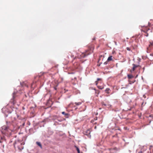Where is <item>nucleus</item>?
I'll return each mask as SVG.
<instances>
[{"mask_svg": "<svg viewBox=\"0 0 153 153\" xmlns=\"http://www.w3.org/2000/svg\"><path fill=\"white\" fill-rule=\"evenodd\" d=\"M129 79H131L133 77V76L131 74H128L127 75Z\"/></svg>", "mask_w": 153, "mask_h": 153, "instance_id": "obj_6", "label": "nucleus"}, {"mask_svg": "<svg viewBox=\"0 0 153 153\" xmlns=\"http://www.w3.org/2000/svg\"><path fill=\"white\" fill-rule=\"evenodd\" d=\"M114 149L115 150H116L117 151H118V150H119V149H118L117 148V147H115L114 148Z\"/></svg>", "mask_w": 153, "mask_h": 153, "instance_id": "obj_15", "label": "nucleus"}, {"mask_svg": "<svg viewBox=\"0 0 153 153\" xmlns=\"http://www.w3.org/2000/svg\"><path fill=\"white\" fill-rule=\"evenodd\" d=\"M95 37H94V38H93V39H92V40H95Z\"/></svg>", "mask_w": 153, "mask_h": 153, "instance_id": "obj_23", "label": "nucleus"}, {"mask_svg": "<svg viewBox=\"0 0 153 153\" xmlns=\"http://www.w3.org/2000/svg\"><path fill=\"white\" fill-rule=\"evenodd\" d=\"M36 144L39 146L41 148H42V146L41 143L40 142H36Z\"/></svg>", "mask_w": 153, "mask_h": 153, "instance_id": "obj_5", "label": "nucleus"}, {"mask_svg": "<svg viewBox=\"0 0 153 153\" xmlns=\"http://www.w3.org/2000/svg\"><path fill=\"white\" fill-rule=\"evenodd\" d=\"M14 94H15V93H13V95H14Z\"/></svg>", "mask_w": 153, "mask_h": 153, "instance_id": "obj_30", "label": "nucleus"}, {"mask_svg": "<svg viewBox=\"0 0 153 153\" xmlns=\"http://www.w3.org/2000/svg\"><path fill=\"white\" fill-rule=\"evenodd\" d=\"M54 89L55 90H56L57 89L56 86L54 87Z\"/></svg>", "mask_w": 153, "mask_h": 153, "instance_id": "obj_19", "label": "nucleus"}, {"mask_svg": "<svg viewBox=\"0 0 153 153\" xmlns=\"http://www.w3.org/2000/svg\"><path fill=\"white\" fill-rule=\"evenodd\" d=\"M74 103H75V104L76 105H80L82 104V103L81 102H75Z\"/></svg>", "mask_w": 153, "mask_h": 153, "instance_id": "obj_8", "label": "nucleus"}, {"mask_svg": "<svg viewBox=\"0 0 153 153\" xmlns=\"http://www.w3.org/2000/svg\"><path fill=\"white\" fill-rule=\"evenodd\" d=\"M150 44L151 45H153V43L152 42H150Z\"/></svg>", "mask_w": 153, "mask_h": 153, "instance_id": "obj_18", "label": "nucleus"}, {"mask_svg": "<svg viewBox=\"0 0 153 153\" xmlns=\"http://www.w3.org/2000/svg\"><path fill=\"white\" fill-rule=\"evenodd\" d=\"M99 88L100 89H102L103 88V87H102V88Z\"/></svg>", "mask_w": 153, "mask_h": 153, "instance_id": "obj_25", "label": "nucleus"}, {"mask_svg": "<svg viewBox=\"0 0 153 153\" xmlns=\"http://www.w3.org/2000/svg\"><path fill=\"white\" fill-rule=\"evenodd\" d=\"M20 144L21 145L22 144L21 143H20V142H19V140H16L14 143V146H15V145L16 144Z\"/></svg>", "mask_w": 153, "mask_h": 153, "instance_id": "obj_4", "label": "nucleus"}, {"mask_svg": "<svg viewBox=\"0 0 153 153\" xmlns=\"http://www.w3.org/2000/svg\"><path fill=\"white\" fill-rule=\"evenodd\" d=\"M148 36V33H147V35H146V36Z\"/></svg>", "mask_w": 153, "mask_h": 153, "instance_id": "obj_27", "label": "nucleus"}, {"mask_svg": "<svg viewBox=\"0 0 153 153\" xmlns=\"http://www.w3.org/2000/svg\"><path fill=\"white\" fill-rule=\"evenodd\" d=\"M13 98H14V95H13Z\"/></svg>", "mask_w": 153, "mask_h": 153, "instance_id": "obj_28", "label": "nucleus"}, {"mask_svg": "<svg viewBox=\"0 0 153 153\" xmlns=\"http://www.w3.org/2000/svg\"><path fill=\"white\" fill-rule=\"evenodd\" d=\"M110 90V89L109 88H106L105 90V91L106 92H108Z\"/></svg>", "mask_w": 153, "mask_h": 153, "instance_id": "obj_12", "label": "nucleus"}, {"mask_svg": "<svg viewBox=\"0 0 153 153\" xmlns=\"http://www.w3.org/2000/svg\"><path fill=\"white\" fill-rule=\"evenodd\" d=\"M101 79H100V78H98L97 79V81H96L95 82V83H96V85H97V81H99V80H101Z\"/></svg>", "mask_w": 153, "mask_h": 153, "instance_id": "obj_13", "label": "nucleus"}, {"mask_svg": "<svg viewBox=\"0 0 153 153\" xmlns=\"http://www.w3.org/2000/svg\"><path fill=\"white\" fill-rule=\"evenodd\" d=\"M108 61H107L105 62H104L103 63L104 65H106L108 64Z\"/></svg>", "mask_w": 153, "mask_h": 153, "instance_id": "obj_14", "label": "nucleus"}, {"mask_svg": "<svg viewBox=\"0 0 153 153\" xmlns=\"http://www.w3.org/2000/svg\"><path fill=\"white\" fill-rule=\"evenodd\" d=\"M63 115H64L65 116V117L67 118L68 117V113H66L64 111H63L62 113Z\"/></svg>", "mask_w": 153, "mask_h": 153, "instance_id": "obj_3", "label": "nucleus"}, {"mask_svg": "<svg viewBox=\"0 0 153 153\" xmlns=\"http://www.w3.org/2000/svg\"><path fill=\"white\" fill-rule=\"evenodd\" d=\"M99 109H101V108H99Z\"/></svg>", "mask_w": 153, "mask_h": 153, "instance_id": "obj_29", "label": "nucleus"}, {"mask_svg": "<svg viewBox=\"0 0 153 153\" xmlns=\"http://www.w3.org/2000/svg\"><path fill=\"white\" fill-rule=\"evenodd\" d=\"M126 49L128 51H131V49H130V48H128V47H127Z\"/></svg>", "mask_w": 153, "mask_h": 153, "instance_id": "obj_16", "label": "nucleus"}, {"mask_svg": "<svg viewBox=\"0 0 153 153\" xmlns=\"http://www.w3.org/2000/svg\"><path fill=\"white\" fill-rule=\"evenodd\" d=\"M25 123H23L22 124V126H25Z\"/></svg>", "mask_w": 153, "mask_h": 153, "instance_id": "obj_20", "label": "nucleus"}, {"mask_svg": "<svg viewBox=\"0 0 153 153\" xmlns=\"http://www.w3.org/2000/svg\"><path fill=\"white\" fill-rule=\"evenodd\" d=\"M112 59V56H109L107 59V61L108 62L111 60Z\"/></svg>", "mask_w": 153, "mask_h": 153, "instance_id": "obj_9", "label": "nucleus"}, {"mask_svg": "<svg viewBox=\"0 0 153 153\" xmlns=\"http://www.w3.org/2000/svg\"><path fill=\"white\" fill-rule=\"evenodd\" d=\"M138 153H143L142 151H140V152H139Z\"/></svg>", "mask_w": 153, "mask_h": 153, "instance_id": "obj_26", "label": "nucleus"}, {"mask_svg": "<svg viewBox=\"0 0 153 153\" xmlns=\"http://www.w3.org/2000/svg\"><path fill=\"white\" fill-rule=\"evenodd\" d=\"M102 106H106V105H107V104H105L104 102H102Z\"/></svg>", "mask_w": 153, "mask_h": 153, "instance_id": "obj_11", "label": "nucleus"}, {"mask_svg": "<svg viewBox=\"0 0 153 153\" xmlns=\"http://www.w3.org/2000/svg\"><path fill=\"white\" fill-rule=\"evenodd\" d=\"M132 65L133 66V67L132 68V70L133 71H134L135 70V68H136L139 66V65H137L134 64H133Z\"/></svg>", "mask_w": 153, "mask_h": 153, "instance_id": "obj_2", "label": "nucleus"}, {"mask_svg": "<svg viewBox=\"0 0 153 153\" xmlns=\"http://www.w3.org/2000/svg\"><path fill=\"white\" fill-rule=\"evenodd\" d=\"M75 147L76 148V150L78 152V153H80V152L79 148L76 146H75Z\"/></svg>", "mask_w": 153, "mask_h": 153, "instance_id": "obj_7", "label": "nucleus"}, {"mask_svg": "<svg viewBox=\"0 0 153 153\" xmlns=\"http://www.w3.org/2000/svg\"><path fill=\"white\" fill-rule=\"evenodd\" d=\"M114 43H115V44L116 45H117V42H114Z\"/></svg>", "mask_w": 153, "mask_h": 153, "instance_id": "obj_24", "label": "nucleus"}, {"mask_svg": "<svg viewBox=\"0 0 153 153\" xmlns=\"http://www.w3.org/2000/svg\"><path fill=\"white\" fill-rule=\"evenodd\" d=\"M143 69L144 70V68H143Z\"/></svg>", "mask_w": 153, "mask_h": 153, "instance_id": "obj_31", "label": "nucleus"}, {"mask_svg": "<svg viewBox=\"0 0 153 153\" xmlns=\"http://www.w3.org/2000/svg\"><path fill=\"white\" fill-rule=\"evenodd\" d=\"M94 120H97V117H95L94 118Z\"/></svg>", "mask_w": 153, "mask_h": 153, "instance_id": "obj_22", "label": "nucleus"}, {"mask_svg": "<svg viewBox=\"0 0 153 153\" xmlns=\"http://www.w3.org/2000/svg\"><path fill=\"white\" fill-rule=\"evenodd\" d=\"M111 107V105L108 104H107L106 107L108 108H110Z\"/></svg>", "mask_w": 153, "mask_h": 153, "instance_id": "obj_10", "label": "nucleus"}, {"mask_svg": "<svg viewBox=\"0 0 153 153\" xmlns=\"http://www.w3.org/2000/svg\"><path fill=\"white\" fill-rule=\"evenodd\" d=\"M91 131L89 129H88L86 131H84L83 134L87 136L88 137L91 138V135H90Z\"/></svg>", "mask_w": 153, "mask_h": 153, "instance_id": "obj_1", "label": "nucleus"}, {"mask_svg": "<svg viewBox=\"0 0 153 153\" xmlns=\"http://www.w3.org/2000/svg\"><path fill=\"white\" fill-rule=\"evenodd\" d=\"M150 56H153V53H151L150 54Z\"/></svg>", "mask_w": 153, "mask_h": 153, "instance_id": "obj_21", "label": "nucleus"}, {"mask_svg": "<svg viewBox=\"0 0 153 153\" xmlns=\"http://www.w3.org/2000/svg\"><path fill=\"white\" fill-rule=\"evenodd\" d=\"M58 120V121H59V122H61L63 120H62V119H60V120L58 119V120Z\"/></svg>", "mask_w": 153, "mask_h": 153, "instance_id": "obj_17", "label": "nucleus"}]
</instances>
